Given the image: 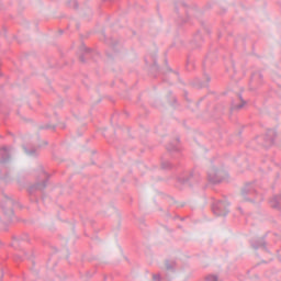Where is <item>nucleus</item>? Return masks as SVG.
<instances>
[{"label": "nucleus", "mask_w": 281, "mask_h": 281, "mask_svg": "<svg viewBox=\"0 0 281 281\" xmlns=\"http://www.w3.org/2000/svg\"><path fill=\"white\" fill-rule=\"evenodd\" d=\"M206 281H222L221 279H218L216 276L211 274L206 278Z\"/></svg>", "instance_id": "f257e3e1"}, {"label": "nucleus", "mask_w": 281, "mask_h": 281, "mask_svg": "<svg viewBox=\"0 0 281 281\" xmlns=\"http://www.w3.org/2000/svg\"><path fill=\"white\" fill-rule=\"evenodd\" d=\"M217 207L221 210V209L225 207V204L224 203H220V204H217Z\"/></svg>", "instance_id": "f03ea898"}, {"label": "nucleus", "mask_w": 281, "mask_h": 281, "mask_svg": "<svg viewBox=\"0 0 281 281\" xmlns=\"http://www.w3.org/2000/svg\"><path fill=\"white\" fill-rule=\"evenodd\" d=\"M215 213L217 214V216H223V213H221V212L215 211Z\"/></svg>", "instance_id": "7ed1b4c3"}, {"label": "nucleus", "mask_w": 281, "mask_h": 281, "mask_svg": "<svg viewBox=\"0 0 281 281\" xmlns=\"http://www.w3.org/2000/svg\"><path fill=\"white\" fill-rule=\"evenodd\" d=\"M8 205H9V207H12V203L11 202H8Z\"/></svg>", "instance_id": "20e7f679"}]
</instances>
